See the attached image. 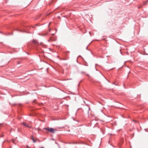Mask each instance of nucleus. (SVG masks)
Segmentation results:
<instances>
[{
  "label": "nucleus",
  "mask_w": 148,
  "mask_h": 148,
  "mask_svg": "<svg viewBox=\"0 0 148 148\" xmlns=\"http://www.w3.org/2000/svg\"><path fill=\"white\" fill-rule=\"evenodd\" d=\"M46 35V34H45L42 35V36H45V35Z\"/></svg>",
  "instance_id": "obj_14"
},
{
  "label": "nucleus",
  "mask_w": 148,
  "mask_h": 148,
  "mask_svg": "<svg viewBox=\"0 0 148 148\" xmlns=\"http://www.w3.org/2000/svg\"><path fill=\"white\" fill-rule=\"evenodd\" d=\"M22 124L26 127L31 128V127L29 126L28 124H26L25 123H23Z\"/></svg>",
  "instance_id": "obj_3"
},
{
  "label": "nucleus",
  "mask_w": 148,
  "mask_h": 148,
  "mask_svg": "<svg viewBox=\"0 0 148 148\" xmlns=\"http://www.w3.org/2000/svg\"><path fill=\"white\" fill-rule=\"evenodd\" d=\"M4 136V135L3 134H2L0 136V137H3V136Z\"/></svg>",
  "instance_id": "obj_9"
},
{
  "label": "nucleus",
  "mask_w": 148,
  "mask_h": 148,
  "mask_svg": "<svg viewBox=\"0 0 148 148\" xmlns=\"http://www.w3.org/2000/svg\"><path fill=\"white\" fill-rule=\"evenodd\" d=\"M44 129L46 130L51 133H55L54 129L52 128L45 127L44 128Z\"/></svg>",
  "instance_id": "obj_2"
},
{
  "label": "nucleus",
  "mask_w": 148,
  "mask_h": 148,
  "mask_svg": "<svg viewBox=\"0 0 148 148\" xmlns=\"http://www.w3.org/2000/svg\"><path fill=\"white\" fill-rule=\"evenodd\" d=\"M30 28V27H28L27 28V29H28V30Z\"/></svg>",
  "instance_id": "obj_12"
},
{
  "label": "nucleus",
  "mask_w": 148,
  "mask_h": 148,
  "mask_svg": "<svg viewBox=\"0 0 148 148\" xmlns=\"http://www.w3.org/2000/svg\"><path fill=\"white\" fill-rule=\"evenodd\" d=\"M112 84H115V85H117V84H115L114 83H112Z\"/></svg>",
  "instance_id": "obj_8"
},
{
  "label": "nucleus",
  "mask_w": 148,
  "mask_h": 148,
  "mask_svg": "<svg viewBox=\"0 0 148 148\" xmlns=\"http://www.w3.org/2000/svg\"><path fill=\"white\" fill-rule=\"evenodd\" d=\"M103 130V129H102V130ZM102 134H103V130H102Z\"/></svg>",
  "instance_id": "obj_17"
},
{
  "label": "nucleus",
  "mask_w": 148,
  "mask_h": 148,
  "mask_svg": "<svg viewBox=\"0 0 148 148\" xmlns=\"http://www.w3.org/2000/svg\"><path fill=\"white\" fill-rule=\"evenodd\" d=\"M102 76L103 77V79H105V80H107L108 81V82H110L107 79H106V77L102 75Z\"/></svg>",
  "instance_id": "obj_6"
},
{
  "label": "nucleus",
  "mask_w": 148,
  "mask_h": 148,
  "mask_svg": "<svg viewBox=\"0 0 148 148\" xmlns=\"http://www.w3.org/2000/svg\"><path fill=\"white\" fill-rule=\"evenodd\" d=\"M31 44L32 49L38 51L39 52L40 51L39 50L40 49H41V45H40V43L37 40H33Z\"/></svg>",
  "instance_id": "obj_1"
},
{
  "label": "nucleus",
  "mask_w": 148,
  "mask_h": 148,
  "mask_svg": "<svg viewBox=\"0 0 148 148\" xmlns=\"http://www.w3.org/2000/svg\"><path fill=\"white\" fill-rule=\"evenodd\" d=\"M36 100H34V101H33V102H34V101H35Z\"/></svg>",
  "instance_id": "obj_19"
},
{
  "label": "nucleus",
  "mask_w": 148,
  "mask_h": 148,
  "mask_svg": "<svg viewBox=\"0 0 148 148\" xmlns=\"http://www.w3.org/2000/svg\"><path fill=\"white\" fill-rule=\"evenodd\" d=\"M148 2V0H147V1L144 2V4L145 5H146L147 4V2Z\"/></svg>",
  "instance_id": "obj_5"
},
{
  "label": "nucleus",
  "mask_w": 148,
  "mask_h": 148,
  "mask_svg": "<svg viewBox=\"0 0 148 148\" xmlns=\"http://www.w3.org/2000/svg\"><path fill=\"white\" fill-rule=\"evenodd\" d=\"M86 49H88V47H86Z\"/></svg>",
  "instance_id": "obj_18"
},
{
  "label": "nucleus",
  "mask_w": 148,
  "mask_h": 148,
  "mask_svg": "<svg viewBox=\"0 0 148 148\" xmlns=\"http://www.w3.org/2000/svg\"><path fill=\"white\" fill-rule=\"evenodd\" d=\"M16 30L17 31H20L21 32H22V31L21 30H20L19 29H16Z\"/></svg>",
  "instance_id": "obj_7"
},
{
  "label": "nucleus",
  "mask_w": 148,
  "mask_h": 148,
  "mask_svg": "<svg viewBox=\"0 0 148 148\" xmlns=\"http://www.w3.org/2000/svg\"><path fill=\"white\" fill-rule=\"evenodd\" d=\"M18 132H20V130L19 129V128H18Z\"/></svg>",
  "instance_id": "obj_11"
},
{
  "label": "nucleus",
  "mask_w": 148,
  "mask_h": 148,
  "mask_svg": "<svg viewBox=\"0 0 148 148\" xmlns=\"http://www.w3.org/2000/svg\"><path fill=\"white\" fill-rule=\"evenodd\" d=\"M101 141H102V138H101Z\"/></svg>",
  "instance_id": "obj_20"
},
{
  "label": "nucleus",
  "mask_w": 148,
  "mask_h": 148,
  "mask_svg": "<svg viewBox=\"0 0 148 148\" xmlns=\"http://www.w3.org/2000/svg\"><path fill=\"white\" fill-rule=\"evenodd\" d=\"M42 148H44L43 147H42Z\"/></svg>",
  "instance_id": "obj_21"
},
{
  "label": "nucleus",
  "mask_w": 148,
  "mask_h": 148,
  "mask_svg": "<svg viewBox=\"0 0 148 148\" xmlns=\"http://www.w3.org/2000/svg\"><path fill=\"white\" fill-rule=\"evenodd\" d=\"M31 139L32 140L34 143L36 142V140L34 139V136H31Z\"/></svg>",
  "instance_id": "obj_4"
},
{
  "label": "nucleus",
  "mask_w": 148,
  "mask_h": 148,
  "mask_svg": "<svg viewBox=\"0 0 148 148\" xmlns=\"http://www.w3.org/2000/svg\"><path fill=\"white\" fill-rule=\"evenodd\" d=\"M134 122H136V121H134Z\"/></svg>",
  "instance_id": "obj_22"
},
{
  "label": "nucleus",
  "mask_w": 148,
  "mask_h": 148,
  "mask_svg": "<svg viewBox=\"0 0 148 148\" xmlns=\"http://www.w3.org/2000/svg\"><path fill=\"white\" fill-rule=\"evenodd\" d=\"M120 51L121 52V54L122 53H121V50H120Z\"/></svg>",
  "instance_id": "obj_16"
},
{
  "label": "nucleus",
  "mask_w": 148,
  "mask_h": 148,
  "mask_svg": "<svg viewBox=\"0 0 148 148\" xmlns=\"http://www.w3.org/2000/svg\"><path fill=\"white\" fill-rule=\"evenodd\" d=\"M17 63L18 64H20V62L19 61H18Z\"/></svg>",
  "instance_id": "obj_10"
},
{
  "label": "nucleus",
  "mask_w": 148,
  "mask_h": 148,
  "mask_svg": "<svg viewBox=\"0 0 148 148\" xmlns=\"http://www.w3.org/2000/svg\"><path fill=\"white\" fill-rule=\"evenodd\" d=\"M50 23H49V25H48L49 27V25H50Z\"/></svg>",
  "instance_id": "obj_15"
},
{
  "label": "nucleus",
  "mask_w": 148,
  "mask_h": 148,
  "mask_svg": "<svg viewBox=\"0 0 148 148\" xmlns=\"http://www.w3.org/2000/svg\"><path fill=\"white\" fill-rule=\"evenodd\" d=\"M95 121V120H92V121H91V123H92V122H94V121Z\"/></svg>",
  "instance_id": "obj_13"
}]
</instances>
